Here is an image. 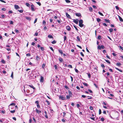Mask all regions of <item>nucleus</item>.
I'll use <instances>...</instances> for the list:
<instances>
[{"label": "nucleus", "instance_id": "nucleus-16", "mask_svg": "<svg viewBox=\"0 0 123 123\" xmlns=\"http://www.w3.org/2000/svg\"><path fill=\"white\" fill-rule=\"evenodd\" d=\"M105 21L108 23H110V21L108 20L107 19H105Z\"/></svg>", "mask_w": 123, "mask_h": 123}, {"label": "nucleus", "instance_id": "nucleus-27", "mask_svg": "<svg viewBox=\"0 0 123 123\" xmlns=\"http://www.w3.org/2000/svg\"><path fill=\"white\" fill-rule=\"evenodd\" d=\"M77 39L79 41H80V37L79 36H77Z\"/></svg>", "mask_w": 123, "mask_h": 123}, {"label": "nucleus", "instance_id": "nucleus-50", "mask_svg": "<svg viewBox=\"0 0 123 123\" xmlns=\"http://www.w3.org/2000/svg\"><path fill=\"white\" fill-rule=\"evenodd\" d=\"M37 18H36L35 19L34 21V24H35L37 22Z\"/></svg>", "mask_w": 123, "mask_h": 123}, {"label": "nucleus", "instance_id": "nucleus-13", "mask_svg": "<svg viewBox=\"0 0 123 123\" xmlns=\"http://www.w3.org/2000/svg\"><path fill=\"white\" fill-rule=\"evenodd\" d=\"M36 111L37 112V113H40L41 112V111H39L38 109H36Z\"/></svg>", "mask_w": 123, "mask_h": 123}, {"label": "nucleus", "instance_id": "nucleus-53", "mask_svg": "<svg viewBox=\"0 0 123 123\" xmlns=\"http://www.w3.org/2000/svg\"><path fill=\"white\" fill-rule=\"evenodd\" d=\"M18 11L20 13H22L23 12V10H18Z\"/></svg>", "mask_w": 123, "mask_h": 123}, {"label": "nucleus", "instance_id": "nucleus-56", "mask_svg": "<svg viewBox=\"0 0 123 123\" xmlns=\"http://www.w3.org/2000/svg\"><path fill=\"white\" fill-rule=\"evenodd\" d=\"M50 49L53 51H54V50L53 49V48L51 47H50Z\"/></svg>", "mask_w": 123, "mask_h": 123}, {"label": "nucleus", "instance_id": "nucleus-37", "mask_svg": "<svg viewBox=\"0 0 123 123\" xmlns=\"http://www.w3.org/2000/svg\"><path fill=\"white\" fill-rule=\"evenodd\" d=\"M101 113V110L100 109H99V114H100Z\"/></svg>", "mask_w": 123, "mask_h": 123}, {"label": "nucleus", "instance_id": "nucleus-32", "mask_svg": "<svg viewBox=\"0 0 123 123\" xmlns=\"http://www.w3.org/2000/svg\"><path fill=\"white\" fill-rule=\"evenodd\" d=\"M65 1L67 3H69L70 2V1L69 0H65Z\"/></svg>", "mask_w": 123, "mask_h": 123}, {"label": "nucleus", "instance_id": "nucleus-48", "mask_svg": "<svg viewBox=\"0 0 123 123\" xmlns=\"http://www.w3.org/2000/svg\"><path fill=\"white\" fill-rule=\"evenodd\" d=\"M89 10L91 11H92V8L91 7H89Z\"/></svg>", "mask_w": 123, "mask_h": 123}, {"label": "nucleus", "instance_id": "nucleus-23", "mask_svg": "<svg viewBox=\"0 0 123 123\" xmlns=\"http://www.w3.org/2000/svg\"><path fill=\"white\" fill-rule=\"evenodd\" d=\"M68 92L69 94V95L70 96H71L72 95V93L71 91H69Z\"/></svg>", "mask_w": 123, "mask_h": 123}, {"label": "nucleus", "instance_id": "nucleus-49", "mask_svg": "<svg viewBox=\"0 0 123 123\" xmlns=\"http://www.w3.org/2000/svg\"><path fill=\"white\" fill-rule=\"evenodd\" d=\"M115 7L116 8V9L117 10H119V8L118 6H115Z\"/></svg>", "mask_w": 123, "mask_h": 123}, {"label": "nucleus", "instance_id": "nucleus-62", "mask_svg": "<svg viewBox=\"0 0 123 123\" xmlns=\"http://www.w3.org/2000/svg\"><path fill=\"white\" fill-rule=\"evenodd\" d=\"M45 24H46L45 21V20H43V24H44L45 25Z\"/></svg>", "mask_w": 123, "mask_h": 123}, {"label": "nucleus", "instance_id": "nucleus-15", "mask_svg": "<svg viewBox=\"0 0 123 123\" xmlns=\"http://www.w3.org/2000/svg\"><path fill=\"white\" fill-rule=\"evenodd\" d=\"M96 19L97 21L98 22H99L101 20V19L98 18H97Z\"/></svg>", "mask_w": 123, "mask_h": 123}, {"label": "nucleus", "instance_id": "nucleus-58", "mask_svg": "<svg viewBox=\"0 0 123 123\" xmlns=\"http://www.w3.org/2000/svg\"><path fill=\"white\" fill-rule=\"evenodd\" d=\"M8 12L9 13H12L13 12L12 11H8Z\"/></svg>", "mask_w": 123, "mask_h": 123}, {"label": "nucleus", "instance_id": "nucleus-64", "mask_svg": "<svg viewBox=\"0 0 123 123\" xmlns=\"http://www.w3.org/2000/svg\"><path fill=\"white\" fill-rule=\"evenodd\" d=\"M1 18H4L5 17V15H1Z\"/></svg>", "mask_w": 123, "mask_h": 123}, {"label": "nucleus", "instance_id": "nucleus-61", "mask_svg": "<svg viewBox=\"0 0 123 123\" xmlns=\"http://www.w3.org/2000/svg\"><path fill=\"white\" fill-rule=\"evenodd\" d=\"M54 67L55 69H57V66L56 65H54Z\"/></svg>", "mask_w": 123, "mask_h": 123}, {"label": "nucleus", "instance_id": "nucleus-55", "mask_svg": "<svg viewBox=\"0 0 123 123\" xmlns=\"http://www.w3.org/2000/svg\"><path fill=\"white\" fill-rule=\"evenodd\" d=\"M1 112L3 114H5V111H1Z\"/></svg>", "mask_w": 123, "mask_h": 123}, {"label": "nucleus", "instance_id": "nucleus-10", "mask_svg": "<svg viewBox=\"0 0 123 123\" xmlns=\"http://www.w3.org/2000/svg\"><path fill=\"white\" fill-rule=\"evenodd\" d=\"M66 15L68 18H70V16L67 12L66 13Z\"/></svg>", "mask_w": 123, "mask_h": 123}, {"label": "nucleus", "instance_id": "nucleus-14", "mask_svg": "<svg viewBox=\"0 0 123 123\" xmlns=\"http://www.w3.org/2000/svg\"><path fill=\"white\" fill-rule=\"evenodd\" d=\"M48 37L49 38H53V37L50 35H49L48 36Z\"/></svg>", "mask_w": 123, "mask_h": 123}, {"label": "nucleus", "instance_id": "nucleus-3", "mask_svg": "<svg viewBox=\"0 0 123 123\" xmlns=\"http://www.w3.org/2000/svg\"><path fill=\"white\" fill-rule=\"evenodd\" d=\"M59 98L62 100H64L66 99V98L63 96H60Z\"/></svg>", "mask_w": 123, "mask_h": 123}, {"label": "nucleus", "instance_id": "nucleus-6", "mask_svg": "<svg viewBox=\"0 0 123 123\" xmlns=\"http://www.w3.org/2000/svg\"><path fill=\"white\" fill-rule=\"evenodd\" d=\"M75 15L76 16H78L79 17H80V16H81V14L80 13H75Z\"/></svg>", "mask_w": 123, "mask_h": 123}, {"label": "nucleus", "instance_id": "nucleus-39", "mask_svg": "<svg viewBox=\"0 0 123 123\" xmlns=\"http://www.w3.org/2000/svg\"><path fill=\"white\" fill-rule=\"evenodd\" d=\"M89 78H90L91 77V74H90L88 73L87 74Z\"/></svg>", "mask_w": 123, "mask_h": 123}, {"label": "nucleus", "instance_id": "nucleus-2", "mask_svg": "<svg viewBox=\"0 0 123 123\" xmlns=\"http://www.w3.org/2000/svg\"><path fill=\"white\" fill-rule=\"evenodd\" d=\"M74 22L76 24H77L78 23V19H74L73 20Z\"/></svg>", "mask_w": 123, "mask_h": 123}, {"label": "nucleus", "instance_id": "nucleus-51", "mask_svg": "<svg viewBox=\"0 0 123 123\" xmlns=\"http://www.w3.org/2000/svg\"><path fill=\"white\" fill-rule=\"evenodd\" d=\"M101 47L102 49H104L105 48V47L103 45H102L101 46Z\"/></svg>", "mask_w": 123, "mask_h": 123}, {"label": "nucleus", "instance_id": "nucleus-11", "mask_svg": "<svg viewBox=\"0 0 123 123\" xmlns=\"http://www.w3.org/2000/svg\"><path fill=\"white\" fill-rule=\"evenodd\" d=\"M44 113H45V117L46 118H48V116L47 115V112H46V111H44Z\"/></svg>", "mask_w": 123, "mask_h": 123}, {"label": "nucleus", "instance_id": "nucleus-63", "mask_svg": "<svg viewBox=\"0 0 123 123\" xmlns=\"http://www.w3.org/2000/svg\"><path fill=\"white\" fill-rule=\"evenodd\" d=\"M119 48L120 49L123 50V48L121 46H119Z\"/></svg>", "mask_w": 123, "mask_h": 123}, {"label": "nucleus", "instance_id": "nucleus-47", "mask_svg": "<svg viewBox=\"0 0 123 123\" xmlns=\"http://www.w3.org/2000/svg\"><path fill=\"white\" fill-rule=\"evenodd\" d=\"M98 39H101V37L100 36H98Z\"/></svg>", "mask_w": 123, "mask_h": 123}, {"label": "nucleus", "instance_id": "nucleus-46", "mask_svg": "<svg viewBox=\"0 0 123 123\" xmlns=\"http://www.w3.org/2000/svg\"><path fill=\"white\" fill-rule=\"evenodd\" d=\"M80 54L83 57H84V55L83 54V53L82 52H81L80 53Z\"/></svg>", "mask_w": 123, "mask_h": 123}, {"label": "nucleus", "instance_id": "nucleus-33", "mask_svg": "<svg viewBox=\"0 0 123 123\" xmlns=\"http://www.w3.org/2000/svg\"><path fill=\"white\" fill-rule=\"evenodd\" d=\"M26 6H28V7H29L30 5V4L28 3H26Z\"/></svg>", "mask_w": 123, "mask_h": 123}, {"label": "nucleus", "instance_id": "nucleus-29", "mask_svg": "<svg viewBox=\"0 0 123 123\" xmlns=\"http://www.w3.org/2000/svg\"><path fill=\"white\" fill-rule=\"evenodd\" d=\"M105 60V61L106 62H107L109 63L110 64V63H111L108 60Z\"/></svg>", "mask_w": 123, "mask_h": 123}, {"label": "nucleus", "instance_id": "nucleus-42", "mask_svg": "<svg viewBox=\"0 0 123 123\" xmlns=\"http://www.w3.org/2000/svg\"><path fill=\"white\" fill-rule=\"evenodd\" d=\"M1 10L3 11H5L6 10V9L5 8H2Z\"/></svg>", "mask_w": 123, "mask_h": 123}, {"label": "nucleus", "instance_id": "nucleus-21", "mask_svg": "<svg viewBox=\"0 0 123 123\" xmlns=\"http://www.w3.org/2000/svg\"><path fill=\"white\" fill-rule=\"evenodd\" d=\"M25 18L26 19H27V20H31L30 18L29 17H27V16Z\"/></svg>", "mask_w": 123, "mask_h": 123}, {"label": "nucleus", "instance_id": "nucleus-7", "mask_svg": "<svg viewBox=\"0 0 123 123\" xmlns=\"http://www.w3.org/2000/svg\"><path fill=\"white\" fill-rule=\"evenodd\" d=\"M14 7L15 9H16L19 8V7L17 5H14Z\"/></svg>", "mask_w": 123, "mask_h": 123}, {"label": "nucleus", "instance_id": "nucleus-45", "mask_svg": "<svg viewBox=\"0 0 123 123\" xmlns=\"http://www.w3.org/2000/svg\"><path fill=\"white\" fill-rule=\"evenodd\" d=\"M36 58L37 60H38L39 59V58L38 56L37 55L36 57Z\"/></svg>", "mask_w": 123, "mask_h": 123}, {"label": "nucleus", "instance_id": "nucleus-36", "mask_svg": "<svg viewBox=\"0 0 123 123\" xmlns=\"http://www.w3.org/2000/svg\"><path fill=\"white\" fill-rule=\"evenodd\" d=\"M45 64L44 63H43V64L42 66V68L43 69H44V68L45 67Z\"/></svg>", "mask_w": 123, "mask_h": 123}, {"label": "nucleus", "instance_id": "nucleus-54", "mask_svg": "<svg viewBox=\"0 0 123 123\" xmlns=\"http://www.w3.org/2000/svg\"><path fill=\"white\" fill-rule=\"evenodd\" d=\"M112 54L115 56H116V54L114 53H113Z\"/></svg>", "mask_w": 123, "mask_h": 123}, {"label": "nucleus", "instance_id": "nucleus-26", "mask_svg": "<svg viewBox=\"0 0 123 123\" xmlns=\"http://www.w3.org/2000/svg\"><path fill=\"white\" fill-rule=\"evenodd\" d=\"M13 72H12L11 75V77L12 78V79L13 78Z\"/></svg>", "mask_w": 123, "mask_h": 123}, {"label": "nucleus", "instance_id": "nucleus-9", "mask_svg": "<svg viewBox=\"0 0 123 123\" xmlns=\"http://www.w3.org/2000/svg\"><path fill=\"white\" fill-rule=\"evenodd\" d=\"M34 6L33 5H32L31 6V9L32 11H34Z\"/></svg>", "mask_w": 123, "mask_h": 123}, {"label": "nucleus", "instance_id": "nucleus-4", "mask_svg": "<svg viewBox=\"0 0 123 123\" xmlns=\"http://www.w3.org/2000/svg\"><path fill=\"white\" fill-rule=\"evenodd\" d=\"M44 81V78L42 76H41L40 82H43Z\"/></svg>", "mask_w": 123, "mask_h": 123}, {"label": "nucleus", "instance_id": "nucleus-52", "mask_svg": "<svg viewBox=\"0 0 123 123\" xmlns=\"http://www.w3.org/2000/svg\"><path fill=\"white\" fill-rule=\"evenodd\" d=\"M98 49H99L100 50L101 49V46H98Z\"/></svg>", "mask_w": 123, "mask_h": 123}, {"label": "nucleus", "instance_id": "nucleus-1", "mask_svg": "<svg viewBox=\"0 0 123 123\" xmlns=\"http://www.w3.org/2000/svg\"><path fill=\"white\" fill-rule=\"evenodd\" d=\"M83 20L82 19L80 20L79 21V25L80 27H82L84 25L82 24V23H83Z\"/></svg>", "mask_w": 123, "mask_h": 123}, {"label": "nucleus", "instance_id": "nucleus-25", "mask_svg": "<svg viewBox=\"0 0 123 123\" xmlns=\"http://www.w3.org/2000/svg\"><path fill=\"white\" fill-rule=\"evenodd\" d=\"M66 98L67 99H69L70 98V96L69 95H67L66 96Z\"/></svg>", "mask_w": 123, "mask_h": 123}, {"label": "nucleus", "instance_id": "nucleus-19", "mask_svg": "<svg viewBox=\"0 0 123 123\" xmlns=\"http://www.w3.org/2000/svg\"><path fill=\"white\" fill-rule=\"evenodd\" d=\"M29 86L31 88H33L34 89H35V87H34L32 85H29Z\"/></svg>", "mask_w": 123, "mask_h": 123}, {"label": "nucleus", "instance_id": "nucleus-18", "mask_svg": "<svg viewBox=\"0 0 123 123\" xmlns=\"http://www.w3.org/2000/svg\"><path fill=\"white\" fill-rule=\"evenodd\" d=\"M59 61L61 62H62L63 61L62 59L61 58H59Z\"/></svg>", "mask_w": 123, "mask_h": 123}, {"label": "nucleus", "instance_id": "nucleus-35", "mask_svg": "<svg viewBox=\"0 0 123 123\" xmlns=\"http://www.w3.org/2000/svg\"><path fill=\"white\" fill-rule=\"evenodd\" d=\"M110 31L111 32H112L113 31V29H109Z\"/></svg>", "mask_w": 123, "mask_h": 123}, {"label": "nucleus", "instance_id": "nucleus-59", "mask_svg": "<svg viewBox=\"0 0 123 123\" xmlns=\"http://www.w3.org/2000/svg\"><path fill=\"white\" fill-rule=\"evenodd\" d=\"M15 31L17 33H18L19 31L17 29H15Z\"/></svg>", "mask_w": 123, "mask_h": 123}, {"label": "nucleus", "instance_id": "nucleus-30", "mask_svg": "<svg viewBox=\"0 0 123 123\" xmlns=\"http://www.w3.org/2000/svg\"><path fill=\"white\" fill-rule=\"evenodd\" d=\"M98 13L101 15L102 16H103L104 15H103V14L101 13V12H98Z\"/></svg>", "mask_w": 123, "mask_h": 123}, {"label": "nucleus", "instance_id": "nucleus-38", "mask_svg": "<svg viewBox=\"0 0 123 123\" xmlns=\"http://www.w3.org/2000/svg\"><path fill=\"white\" fill-rule=\"evenodd\" d=\"M36 2L37 4L39 5V6H40L41 5V4L40 2Z\"/></svg>", "mask_w": 123, "mask_h": 123}, {"label": "nucleus", "instance_id": "nucleus-40", "mask_svg": "<svg viewBox=\"0 0 123 123\" xmlns=\"http://www.w3.org/2000/svg\"><path fill=\"white\" fill-rule=\"evenodd\" d=\"M101 120L102 122H103L104 121V118L103 117H102L101 119Z\"/></svg>", "mask_w": 123, "mask_h": 123}, {"label": "nucleus", "instance_id": "nucleus-31", "mask_svg": "<svg viewBox=\"0 0 123 123\" xmlns=\"http://www.w3.org/2000/svg\"><path fill=\"white\" fill-rule=\"evenodd\" d=\"M10 24H12L13 25V22L12 21V20H10Z\"/></svg>", "mask_w": 123, "mask_h": 123}, {"label": "nucleus", "instance_id": "nucleus-8", "mask_svg": "<svg viewBox=\"0 0 123 123\" xmlns=\"http://www.w3.org/2000/svg\"><path fill=\"white\" fill-rule=\"evenodd\" d=\"M118 17L120 21L121 22H123V20L122 18L119 16H118Z\"/></svg>", "mask_w": 123, "mask_h": 123}, {"label": "nucleus", "instance_id": "nucleus-43", "mask_svg": "<svg viewBox=\"0 0 123 123\" xmlns=\"http://www.w3.org/2000/svg\"><path fill=\"white\" fill-rule=\"evenodd\" d=\"M68 67H70V68H72V66L71 65H68Z\"/></svg>", "mask_w": 123, "mask_h": 123}, {"label": "nucleus", "instance_id": "nucleus-24", "mask_svg": "<svg viewBox=\"0 0 123 123\" xmlns=\"http://www.w3.org/2000/svg\"><path fill=\"white\" fill-rule=\"evenodd\" d=\"M83 84L84 86H88V84L85 83H83Z\"/></svg>", "mask_w": 123, "mask_h": 123}, {"label": "nucleus", "instance_id": "nucleus-28", "mask_svg": "<svg viewBox=\"0 0 123 123\" xmlns=\"http://www.w3.org/2000/svg\"><path fill=\"white\" fill-rule=\"evenodd\" d=\"M15 105V103H11L10 104V106H11V105L14 106V105Z\"/></svg>", "mask_w": 123, "mask_h": 123}, {"label": "nucleus", "instance_id": "nucleus-60", "mask_svg": "<svg viewBox=\"0 0 123 123\" xmlns=\"http://www.w3.org/2000/svg\"><path fill=\"white\" fill-rule=\"evenodd\" d=\"M6 49H7V50L8 51H10V50H11V49H10V48H6Z\"/></svg>", "mask_w": 123, "mask_h": 123}, {"label": "nucleus", "instance_id": "nucleus-41", "mask_svg": "<svg viewBox=\"0 0 123 123\" xmlns=\"http://www.w3.org/2000/svg\"><path fill=\"white\" fill-rule=\"evenodd\" d=\"M103 25L105 26H107V25H106V24L105 23H103Z\"/></svg>", "mask_w": 123, "mask_h": 123}, {"label": "nucleus", "instance_id": "nucleus-22", "mask_svg": "<svg viewBox=\"0 0 123 123\" xmlns=\"http://www.w3.org/2000/svg\"><path fill=\"white\" fill-rule=\"evenodd\" d=\"M45 102H46L47 103V104L48 105H49L50 103L49 101H48L47 100H46L45 101Z\"/></svg>", "mask_w": 123, "mask_h": 123}, {"label": "nucleus", "instance_id": "nucleus-57", "mask_svg": "<svg viewBox=\"0 0 123 123\" xmlns=\"http://www.w3.org/2000/svg\"><path fill=\"white\" fill-rule=\"evenodd\" d=\"M35 43L34 42H32L31 44V45H33V46H35Z\"/></svg>", "mask_w": 123, "mask_h": 123}, {"label": "nucleus", "instance_id": "nucleus-17", "mask_svg": "<svg viewBox=\"0 0 123 123\" xmlns=\"http://www.w3.org/2000/svg\"><path fill=\"white\" fill-rule=\"evenodd\" d=\"M56 41L55 40H54L53 41H52L51 42V43L52 44H55V43H56Z\"/></svg>", "mask_w": 123, "mask_h": 123}, {"label": "nucleus", "instance_id": "nucleus-34", "mask_svg": "<svg viewBox=\"0 0 123 123\" xmlns=\"http://www.w3.org/2000/svg\"><path fill=\"white\" fill-rule=\"evenodd\" d=\"M15 112V111L14 110L12 111H10L12 113H14Z\"/></svg>", "mask_w": 123, "mask_h": 123}, {"label": "nucleus", "instance_id": "nucleus-20", "mask_svg": "<svg viewBox=\"0 0 123 123\" xmlns=\"http://www.w3.org/2000/svg\"><path fill=\"white\" fill-rule=\"evenodd\" d=\"M121 65V63H116V65L117 66H120Z\"/></svg>", "mask_w": 123, "mask_h": 123}, {"label": "nucleus", "instance_id": "nucleus-12", "mask_svg": "<svg viewBox=\"0 0 123 123\" xmlns=\"http://www.w3.org/2000/svg\"><path fill=\"white\" fill-rule=\"evenodd\" d=\"M58 51L59 53H60L61 55L63 54V53L62 51V50L60 49H59L58 50Z\"/></svg>", "mask_w": 123, "mask_h": 123}, {"label": "nucleus", "instance_id": "nucleus-44", "mask_svg": "<svg viewBox=\"0 0 123 123\" xmlns=\"http://www.w3.org/2000/svg\"><path fill=\"white\" fill-rule=\"evenodd\" d=\"M90 109L91 110H93V108L92 106H91L90 107Z\"/></svg>", "mask_w": 123, "mask_h": 123}, {"label": "nucleus", "instance_id": "nucleus-5", "mask_svg": "<svg viewBox=\"0 0 123 123\" xmlns=\"http://www.w3.org/2000/svg\"><path fill=\"white\" fill-rule=\"evenodd\" d=\"M66 29L68 31H70L71 30V28L69 26H67L66 27Z\"/></svg>", "mask_w": 123, "mask_h": 123}]
</instances>
